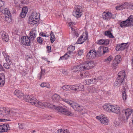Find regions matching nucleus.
<instances>
[{
	"label": "nucleus",
	"mask_w": 133,
	"mask_h": 133,
	"mask_svg": "<svg viewBox=\"0 0 133 133\" xmlns=\"http://www.w3.org/2000/svg\"><path fill=\"white\" fill-rule=\"evenodd\" d=\"M36 107L43 109L46 107L54 108L56 110L60 112L64 115L70 116H72L74 115V114L73 113L69 111L66 109L63 108L61 107H56V106L55 105L50 104L46 102L42 103L38 101Z\"/></svg>",
	"instance_id": "1"
},
{
	"label": "nucleus",
	"mask_w": 133,
	"mask_h": 133,
	"mask_svg": "<svg viewBox=\"0 0 133 133\" xmlns=\"http://www.w3.org/2000/svg\"><path fill=\"white\" fill-rule=\"evenodd\" d=\"M17 112L11 111L6 108H0V116L9 117L12 116L16 115Z\"/></svg>",
	"instance_id": "2"
},
{
	"label": "nucleus",
	"mask_w": 133,
	"mask_h": 133,
	"mask_svg": "<svg viewBox=\"0 0 133 133\" xmlns=\"http://www.w3.org/2000/svg\"><path fill=\"white\" fill-rule=\"evenodd\" d=\"M39 20V15L36 13H32L30 17L28 23L31 25L37 24Z\"/></svg>",
	"instance_id": "3"
},
{
	"label": "nucleus",
	"mask_w": 133,
	"mask_h": 133,
	"mask_svg": "<svg viewBox=\"0 0 133 133\" xmlns=\"http://www.w3.org/2000/svg\"><path fill=\"white\" fill-rule=\"evenodd\" d=\"M132 15H131L126 20L121 22L119 24L120 26L122 28H124L127 26H132Z\"/></svg>",
	"instance_id": "4"
},
{
	"label": "nucleus",
	"mask_w": 133,
	"mask_h": 133,
	"mask_svg": "<svg viewBox=\"0 0 133 133\" xmlns=\"http://www.w3.org/2000/svg\"><path fill=\"white\" fill-rule=\"evenodd\" d=\"M124 111L125 117L122 116L120 118V120L123 122H125L127 121L128 118L130 117L131 115L133 116V110L128 108L125 110Z\"/></svg>",
	"instance_id": "5"
},
{
	"label": "nucleus",
	"mask_w": 133,
	"mask_h": 133,
	"mask_svg": "<svg viewBox=\"0 0 133 133\" xmlns=\"http://www.w3.org/2000/svg\"><path fill=\"white\" fill-rule=\"evenodd\" d=\"M83 11L82 8L81 6H76L75 10L73 12V15L76 17L79 18L82 15Z\"/></svg>",
	"instance_id": "6"
},
{
	"label": "nucleus",
	"mask_w": 133,
	"mask_h": 133,
	"mask_svg": "<svg viewBox=\"0 0 133 133\" xmlns=\"http://www.w3.org/2000/svg\"><path fill=\"white\" fill-rule=\"evenodd\" d=\"M70 90H74L77 91H82L83 90L84 86L81 84L69 86Z\"/></svg>",
	"instance_id": "7"
},
{
	"label": "nucleus",
	"mask_w": 133,
	"mask_h": 133,
	"mask_svg": "<svg viewBox=\"0 0 133 133\" xmlns=\"http://www.w3.org/2000/svg\"><path fill=\"white\" fill-rule=\"evenodd\" d=\"M28 36H23L21 39V43L25 46H30L31 44V41Z\"/></svg>",
	"instance_id": "8"
},
{
	"label": "nucleus",
	"mask_w": 133,
	"mask_h": 133,
	"mask_svg": "<svg viewBox=\"0 0 133 133\" xmlns=\"http://www.w3.org/2000/svg\"><path fill=\"white\" fill-rule=\"evenodd\" d=\"M82 64L84 70L90 69L94 66V63L92 61H87L83 63Z\"/></svg>",
	"instance_id": "9"
},
{
	"label": "nucleus",
	"mask_w": 133,
	"mask_h": 133,
	"mask_svg": "<svg viewBox=\"0 0 133 133\" xmlns=\"http://www.w3.org/2000/svg\"><path fill=\"white\" fill-rule=\"evenodd\" d=\"M97 119H98L101 122L104 124L107 125L108 123V120L106 116L103 115H101L96 117Z\"/></svg>",
	"instance_id": "10"
},
{
	"label": "nucleus",
	"mask_w": 133,
	"mask_h": 133,
	"mask_svg": "<svg viewBox=\"0 0 133 133\" xmlns=\"http://www.w3.org/2000/svg\"><path fill=\"white\" fill-rule=\"evenodd\" d=\"M128 47L127 43H122L121 44H117L116 45V49L117 51L123 50Z\"/></svg>",
	"instance_id": "11"
},
{
	"label": "nucleus",
	"mask_w": 133,
	"mask_h": 133,
	"mask_svg": "<svg viewBox=\"0 0 133 133\" xmlns=\"http://www.w3.org/2000/svg\"><path fill=\"white\" fill-rule=\"evenodd\" d=\"M96 51L95 50H91L87 54L86 57L88 59H91L94 58L96 56Z\"/></svg>",
	"instance_id": "12"
},
{
	"label": "nucleus",
	"mask_w": 133,
	"mask_h": 133,
	"mask_svg": "<svg viewBox=\"0 0 133 133\" xmlns=\"http://www.w3.org/2000/svg\"><path fill=\"white\" fill-rule=\"evenodd\" d=\"M112 16V14L110 12L105 13L104 12L103 14V18L105 20H109L111 18L114 19V17Z\"/></svg>",
	"instance_id": "13"
},
{
	"label": "nucleus",
	"mask_w": 133,
	"mask_h": 133,
	"mask_svg": "<svg viewBox=\"0 0 133 133\" xmlns=\"http://www.w3.org/2000/svg\"><path fill=\"white\" fill-rule=\"evenodd\" d=\"M36 31L35 29H31L29 35V38L31 41L33 40L36 36Z\"/></svg>",
	"instance_id": "14"
},
{
	"label": "nucleus",
	"mask_w": 133,
	"mask_h": 133,
	"mask_svg": "<svg viewBox=\"0 0 133 133\" xmlns=\"http://www.w3.org/2000/svg\"><path fill=\"white\" fill-rule=\"evenodd\" d=\"M9 129V125L8 124H4L0 125V132H6Z\"/></svg>",
	"instance_id": "15"
},
{
	"label": "nucleus",
	"mask_w": 133,
	"mask_h": 133,
	"mask_svg": "<svg viewBox=\"0 0 133 133\" xmlns=\"http://www.w3.org/2000/svg\"><path fill=\"white\" fill-rule=\"evenodd\" d=\"M111 111L117 114H118L120 112V108L118 106L111 105Z\"/></svg>",
	"instance_id": "16"
},
{
	"label": "nucleus",
	"mask_w": 133,
	"mask_h": 133,
	"mask_svg": "<svg viewBox=\"0 0 133 133\" xmlns=\"http://www.w3.org/2000/svg\"><path fill=\"white\" fill-rule=\"evenodd\" d=\"M75 110L78 111L79 112L82 111L83 109V107L82 106H81L78 104L75 103L72 108Z\"/></svg>",
	"instance_id": "17"
},
{
	"label": "nucleus",
	"mask_w": 133,
	"mask_h": 133,
	"mask_svg": "<svg viewBox=\"0 0 133 133\" xmlns=\"http://www.w3.org/2000/svg\"><path fill=\"white\" fill-rule=\"evenodd\" d=\"M28 9L26 7H23L21 12L20 16L22 18H24L26 16V15L28 12Z\"/></svg>",
	"instance_id": "18"
},
{
	"label": "nucleus",
	"mask_w": 133,
	"mask_h": 133,
	"mask_svg": "<svg viewBox=\"0 0 133 133\" xmlns=\"http://www.w3.org/2000/svg\"><path fill=\"white\" fill-rule=\"evenodd\" d=\"M125 76V71L124 70L121 71L118 73V76L117 77V79H122L123 81Z\"/></svg>",
	"instance_id": "19"
},
{
	"label": "nucleus",
	"mask_w": 133,
	"mask_h": 133,
	"mask_svg": "<svg viewBox=\"0 0 133 133\" xmlns=\"http://www.w3.org/2000/svg\"><path fill=\"white\" fill-rule=\"evenodd\" d=\"M109 41L108 39H101L97 41V43L99 45H107L109 44Z\"/></svg>",
	"instance_id": "20"
},
{
	"label": "nucleus",
	"mask_w": 133,
	"mask_h": 133,
	"mask_svg": "<svg viewBox=\"0 0 133 133\" xmlns=\"http://www.w3.org/2000/svg\"><path fill=\"white\" fill-rule=\"evenodd\" d=\"M0 34L3 40L6 42H8L9 39L8 34L4 31H2Z\"/></svg>",
	"instance_id": "21"
},
{
	"label": "nucleus",
	"mask_w": 133,
	"mask_h": 133,
	"mask_svg": "<svg viewBox=\"0 0 133 133\" xmlns=\"http://www.w3.org/2000/svg\"><path fill=\"white\" fill-rule=\"evenodd\" d=\"M14 94L19 98L22 99V98H24L23 94L18 90H16L14 92Z\"/></svg>",
	"instance_id": "22"
},
{
	"label": "nucleus",
	"mask_w": 133,
	"mask_h": 133,
	"mask_svg": "<svg viewBox=\"0 0 133 133\" xmlns=\"http://www.w3.org/2000/svg\"><path fill=\"white\" fill-rule=\"evenodd\" d=\"M111 105L107 104H105L103 106L104 109L106 111L110 112L111 111Z\"/></svg>",
	"instance_id": "23"
},
{
	"label": "nucleus",
	"mask_w": 133,
	"mask_h": 133,
	"mask_svg": "<svg viewBox=\"0 0 133 133\" xmlns=\"http://www.w3.org/2000/svg\"><path fill=\"white\" fill-rule=\"evenodd\" d=\"M62 100L63 101L69 104V105L72 108H73V106H74V105L75 103L71 101L66 99H62Z\"/></svg>",
	"instance_id": "24"
},
{
	"label": "nucleus",
	"mask_w": 133,
	"mask_h": 133,
	"mask_svg": "<svg viewBox=\"0 0 133 133\" xmlns=\"http://www.w3.org/2000/svg\"><path fill=\"white\" fill-rule=\"evenodd\" d=\"M3 74H0V85L3 86L5 83L4 76Z\"/></svg>",
	"instance_id": "25"
},
{
	"label": "nucleus",
	"mask_w": 133,
	"mask_h": 133,
	"mask_svg": "<svg viewBox=\"0 0 133 133\" xmlns=\"http://www.w3.org/2000/svg\"><path fill=\"white\" fill-rule=\"evenodd\" d=\"M23 98H22V99L25 100V101L27 102H29L30 101H31V99H32V96H30L29 95H26L25 96L23 95Z\"/></svg>",
	"instance_id": "26"
},
{
	"label": "nucleus",
	"mask_w": 133,
	"mask_h": 133,
	"mask_svg": "<svg viewBox=\"0 0 133 133\" xmlns=\"http://www.w3.org/2000/svg\"><path fill=\"white\" fill-rule=\"evenodd\" d=\"M52 98L54 101H58L61 99L60 96L56 94H54L52 96Z\"/></svg>",
	"instance_id": "27"
},
{
	"label": "nucleus",
	"mask_w": 133,
	"mask_h": 133,
	"mask_svg": "<svg viewBox=\"0 0 133 133\" xmlns=\"http://www.w3.org/2000/svg\"><path fill=\"white\" fill-rule=\"evenodd\" d=\"M123 80L122 79H117L114 83V85L115 86H119L123 83Z\"/></svg>",
	"instance_id": "28"
},
{
	"label": "nucleus",
	"mask_w": 133,
	"mask_h": 133,
	"mask_svg": "<svg viewBox=\"0 0 133 133\" xmlns=\"http://www.w3.org/2000/svg\"><path fill=\"white\" fill-rule=\"evenodd\" d=\"M31 100V101L29 103L32 105H35L36 106L38 101L36 98L33 97L32 99Z\"/></svg>",
	"instance_id": "29"
},
{
	"label": "nucleus",
	"mask_w": 133,
	"mask_h": 133,
	"mask_svg": "<svg viewBox=\"0 0 133 133\" xmlns=\"http://www.w3.org/2000/svg\"><path fill=\"white\" fill-rule=\"evenodd\" d=\"M121 56L120 55H118L115 57L114 61V62H116L117 64H118L121 61Z\"/></svg>",
	"instance_id": "30"
},
{
	"label": "nucleus",
	"mask_w": 133,
	"mask_h": 133,
	"mask_svg": "<svg viewBox=\"0 0 133 133\" xmlns=\"http://www.w3.org/2000/svg\"><path fill=\"white\" fill-rule=\"evenodd\" d=\"M79 75L81 77V78H87L89 77V74L88 72H85L84 74L82 73L81 72H80Z\"/></svg>",
	"instance_id": "31"
},
{
	"label": "nucleus",
	"mask_w": 133,
	"mask_h": 133,
	"mask_svg": "<svg viewBox=\"0 0 133 133\" xmlns=\"http://www.w3.org/2000/svg\"><path fill=\"white\" fill-rule=\"evenodd\" d=\"M103 49V48L99 47L98 48V50L96 51V55H98L99 56L101 54H102V52Z\"/></svg>",
	"instance_id": "32"
},
{
	"label": "nucleus",
	"mask_w": 133,
	"mask_h": 133,
	"mask_svg": "<svg viewBox=\"0 0 133 133\" xmlns=\"http://www.w3.org/2000/svg\"><path fill=\"white\" fill-rule=\"evenodd\" d=\"M75 49V46H73L70 45L67 48V50L68 51L69 54H71L73 52V51Z\"/></svg>",
	"instance_id": "33"
},
{
	"label": "nucleus",
	"mask_w": 133,
	"mask_h": 133,
	"mask_svg": "<svg viewBox=\"0 0 133 133\" xmlns=\"http://www.w3.org/2000/svg\"><path fill=\"white\" fill-rule=\"evenodd\" d=\"M95 81L93 80V78L92 79L87 80L85 81V83L87 85H90L94 84Z\"/></svg>",
	"instance_id": "34"
},
{
	"label": "nucleus",
	"mask_w": 133,
	"mask_h": 133,
	"mask_svg": "<svg viewBox=\"0 0 133 133\" xmlns=\"http://www.w3.org/2000/svg\"><path fill=\"white\" fill-rule=\"evenodd\" d=\"M113 57L112 56L110 55L107 58L105 59L104 62H106L107 63H108L110 62L111 61Z\"/></svg>",
	"instance_id": "35"
},
{
	"label": "nucleus",
	"mask_w": 133,
	"mask_h": 133,
	"mask_svg": "<svg viewBox=\"0 0 133 133\" xmlns=\"http://www.w3.org/2000/svg\"><path fill=\"white\" fill-rule=\"evenodd\" d=\"M2 12L4 14L7 15L8 16L10 15V14L9 9L8 8H5L2 10Z\"/></svg>",
	"instance_id": "36"
},
{
	"label": "nucleus",
	"mask_w": 133,
	"mask_h": 133,
	"mask_svg": "<svg viewBox=\"0 0 133 133\" xmlns=\"http://www.w3.org/2000/svg\"><path fill=\"white\" fill-rule=\"evenodd\" d=\"M40 86L42 87H45L48 88H50L49 84L47 83L43 82L41 84Z\"/></svg>",
	"instance_id": "37"
},
{
	"label": "nucleus",
	"mask_w": 133,
	"mask_h": 133,
	"mask_svg": "<svg viewBox=\"0 0 133 133\" xmlns=\"http://www.w3.org/2000/svg\"><path fill=\"white\" fill-rule=\"evenodd\" d=\"M50 40L51 42L53 43L54 41H55V36L53 34V33L52 31H51V34L50 35Z\"/></svg>",
	"instance_id": "38"
},
{
	"label": "nucleus",
	"mask_w": 133,
	"mask_h": 133,
	"mask_svg": "<svg viewBox=\"0 0 133 133\" xmlns=\"http://www.w3.org/2000/svg\"><path fill=\"white\" fill-rule=\"evenodd\" d=\"M83 36L82 35L81 36L80 38L78 39L77 43L79 44H81L83 43L84 41V39H83Z\"/></svg>",
	"instance_id": "39"
},
{
	"label": "nucleus",
	"mask_w": 133,
	"mask_h": 133,
	"mask_svg": "<svg viewBox=\"0 0 133 133\" xmlns=\"http://www.w3.org/2000/svg\"><path fill=\"white\" fill-rule=\"evenodd\" d=\"M77 68V71H81L84 70L83 68V67L82 64H80L76 66Z\"/></svg>",
	"instance_id": "40"
},
{
	"label": "nucleus",
	"mask_w": 133,
	"mask_h": 133,
	"mask_svg": "<svg viewBox=\"0 0 133 133\" xmlns=\"http://www.w3.org/2000/svg\"><path fill=\"white\" fill-rule=\"evenodd\" d=\"M45 71L44 70L41 69L40 73L38 74V76L39 79H41L42 76L44 75Z\"/></svg>",
	"instance_id": "41"
},
{
	"label": "nucleus",
	"mask_w": 133,
	"mask_h": 133,
	"mask_svg": "<svg viewBox=\"0 0 133 133\" xmlns=\"http://www.w3.org/2000/svg\"><path fill=\"white\" fill-rule=\"evenodd\" d=\"M105 35L110 38H113L114 36L111 32L109 31H105Z\"/></svg>",
	"instance_id": "42"
},
{
	"label": "nucleus",
	"mask_w": 133,
	"mask_h": 133,
	"mask_svg": "<svg viewBox=\"0 0 133 133\" xmlns=\"http://www.w3.org/2000/svg\"><path fill=\"white\" fill-rule=\"evenodd\" d=\"M90 92L94 93L97 91V87H92L90 88Z\"/></svg>",
	"instance_id": "43"
},
{
	"label": "nucleus",
	"mask_w": 133,
	"mask_h": 133,
	"mask_svg": "<svg viewBox=\"0 0 133 133\" xmlns=\"http://www.w3.org/2000/svg\"><path fill=\"white\" fill-rule=\"evenodd\" d=\"M70 86L67 85H65L61 87V88L63 90H69Z\"/></svg>",
	"instance_id": "44"
},
{
	"label": "nucleus",
	"mask_w": 133,
	"mask_h": 133,
	"mask_svg": "<svg viewBox=\"0 0 133 133\" xmlns=\"http://www.w3.org/2000/svg\"><path fill=\"white\" fill-rule=\"evenodd\" d=\"M102 78L101 77H98L95 78H93V80L95 81L94 82V83H96L97 82H98V81L101 80Z\"/></svg>",
	"instance_id": "45"
},
{
	"label": "nucleus",
	"mask_w": 133,
	"mask_h": 133,
	"mask_svg": "<svg viewBox=\"0 0 133 133\" xmlns=\"http://www.w3.org/2000/svg\"><path fill=\"white\" fill-rule=\"evenodd\" d=\"M122 97L124 100H125L127 98V95L125 91L122 92Z\"/></svg>",
	"instance_id": "46"
},
{
	"label": "nucleus",
	"mask_w": 133,
	"mask_h": 133,
	"mask_svg": "<svg viewBox=\"0 0 133 133\" xmlns=\"http://www.w3.org/2000/svg\"><path fill=\"white\" fill-rule=\"evenodd\" d=\"M124 7L123 5H121L119 6H117L116 7V10H121L123 9Z\"/></svg>",
	"instance_id": "47"
},
{
	"label": "nucleus",
	"mask_w": 133,
	"mask_h": 133,
	"mask_svg": "<svg viewBox=\"0 0 133 133\" xmlns=\"http://www.w3.org/2000/svg\"><path fill=\"white\" fill-rule=\"evenodd\" d=\"M37 42L39 43L40 44H42V42L43 40L41 37H39L37 38Z\"/></svg>",
	"instance_id": "48"
},
{
	"label": "nucleus",
	"mask_w": 133,
	"mask_h": 133,
	"mask_svg": "<svg viewBox=\"0 0 133 133\" xmlns=\"http://www.w3.org/2000/svg\"><path fill=\"white\" fill-rule=\"evenodd\" d=\"M4 57L5 58L6 62L8 64H10L11 63V62L9 59V57L8 56H6L5 57V56L4 55Z\"/></svg>",
	"instance_id": "49"
},
{
	"label": "nucleus",
	"mask_w": 133,
	"mask_h": 133,
	"mask_svg": "<svg viewBox=\"0 0 133 133\" xmlns=\"http://www.w3.org/2000/svg\"><path fill=\"white\" fill-rule=\"evenodd\" d=\"M114 126L116 127L120 126L121 125V123L119 121H115L114 122Z\"/></svg>",
	"instance_id": "50"
},
{
	"label": "nucleus",
	"mask_w": 133,
	"mask_h": 133,
	"mask_svg": "<svg viewBox=\"0 0 133 133\" xmlns=\"http://www.w3.org/2000/svg\"><path fill=\"white\" fill-rule=\"evenodd\" d=\"M116 62H113V63L112 64V67L113 69H116L117 68L118 64Z\"/></svg>",
	"instance_id": "51"
},
{
	"label": "nucleus",
	"mask_w": 133,
	"mask_h": 133,
	"mask_svg": "<svg viewBox=\"0 0 133 133\" xmlns=\"http://www.w3.org/2000/svg\"><path fill=\"white\" fill-rule=\"evenodd\" d=\"M10 64L7 63H4L3 66L6 69H9L10 68V65H9Z\"/></svg>",
	"instance_id": "52"
},
{
	"label": "nucleus",
	"mask_w": 133,
	"mask_h": 133,
	"mask_svg": "<svg viewBox=\"0 0 133 133\" xmlns=\"http://www.w3.org/2000/svg\"><path fill=\"white\" fill-rule=\"evenodd\" d=\"M103 54H104L106 52H107L108 51V49L107 47H105L103 48Z\"/></svg>",
	"instance_id": "53"
},
{
	"label": "nucleus",
	"mask_w": 133,
	"mask_h": 133,
	"mask_svg": "<svg viewBox=\"0 0 133 133\" xmlns=\"http://www.w3.org/2000/svg\"><path fill=\"white\" fill-rule=\"evenodd\" d=\"M64 129H59L57 131V133H64Z\"/></svg>",
	"instance_id": "54"
},
{
	"label": "nucleus",
	"mask_w": 133,
	"mask_h": 133,
	"mask_svg": "<svg viewBox=\"0 0 133 133\" xmlns=\"http://www.w3.org/2000/svg\"><path fill=\"white\" fill-rule=\"evenodd\" d=\"M68 54H69V52L65 54L64 55V57H65V59H67L69 57V55H68Z\"/></svg>",
	"instance_id": "55"
},
{
	"label": "nucleus",
	"mask_w": 133,
	"mask_h": 133,
	"mask_svg": "<svg viewBox=\"0 0 133 133\" xmlns=\"http://www.w3.org/2000/svg\"><path fill=\"white\" fill-rule=\"evenodd\" d=\"M83 50H79L78 51V56H81L83 53Z\"/></svg>",
	"instance_id": "56"
},
{
	"label": "nucleus",
	"mask_w": 133,
	"mask_h": 133,
	"mask_svg": "<svg viewBox=\"0 0 133 133\" xmlns=\"http://www.w3.org/2000/svg\"><path fill=\"white\" fill-rule=\"evenodd\" d=\"M5 4L4 2L2 0H0V8L3 6Z\"/></svg>",
	"instance_id": "57"
},
{
	"label": "nucleus",
	"mask_w": 133,
	"mask_h": 133,
	"mask_svg": "<svg viewBox=\"0 0 133 133\" xmlns=\"http://www.w3.org/2000/svg\"><path fill=\"white\" fill-rule=\"evenodd\" d=\"M24 124H19V128H20L21 129H22L24 128Z\"/></svg>",
	"instance_id": "58"
},
{
	"label": "nucleus",
	"mask_w": 133,
	"mask_h": 133,
	"mask_svg": "<svg viewBox=\"0 0 133 133\" xmlns=\"http://www.w3.org/2000/svg\"><path fill=\"white\" fill-rule=\"evenodd\" d=\"M39 35L41 36H42L45 37H48V36L46 35L45 34H44L43 32H41L39 34Z\"/></svg>",
	"instance_id": "59"
},
{
	"label": "nucleus",
	"mask_w": 133,
	"mask_h": 133,
	"mask_svg": "<svg viewBox=\"0 0 133 133\" xmlns=\"http://www.w3.org/2000/svg\"><path fill=\"white\" fill-rule=\"evenodd\" d=\"M72 70L73 71H74L75 72L78 71H77V68L76 66H74L73 67Z\"/></svg>",
	"instance_id": "60"
},
{
	"label": "nucleus",
	"mask_w": 133,
	"mask_h": 133,
	"mask_svg": "<svg viewBox=\"0 0 133 133\" xmlns=\"http://www.w3.org/2000/svg\"><path fill=\"white\" fill-rule=\"evenodd\" d=\"M10 119L7 120L6 119H0V122L5 121H10Z\"/></svg>",
	"instance_id": "61"
},
{
	"label": "nucleus",
	"mask_w": 133,
	"mask_h": 133,
	"mask_svg": "<svg viewBox=\"0 0 133 133\" xmlns=\"http://www.w3.org/2000/svg\"><path fill=\"white\" fill-rule=\"evenodd\" d=\"M48 50V52H51L50 50H51V47L50 46H47L46 47Z\"/></svg>",
	"instance_id": "62"
},
{
	"label": "nucleus",
	"mask_w": 133,
	"mask_h": 133,
	"mask_svg": "<svg viewBox=\"0 0 133 133\" xmlns=\"http://www.w3.org/2000/svg\"><path fill=\"white\" fill-rule=\"evenodd\" d=\"M74 23L73 22H70L69 23V26L71 27V25H73L74 24Z\"/></svg>",
	"instance_id": "63"
},
{
	"label": "nucleus",
	"mask_w": 133,
	"mask_h": 133,
	"mask_svg": "<svg viewBox=\"0 0 133 133\" xmlns=\"http://www.w3.org/2000/svg\"><path fill=\"white\" fill-rule=\"evenodd\" d=\"M64 133H70L68 130L67 129H64Z\"/></svg>",
	"instance_id": "64"
}]
</instances>
